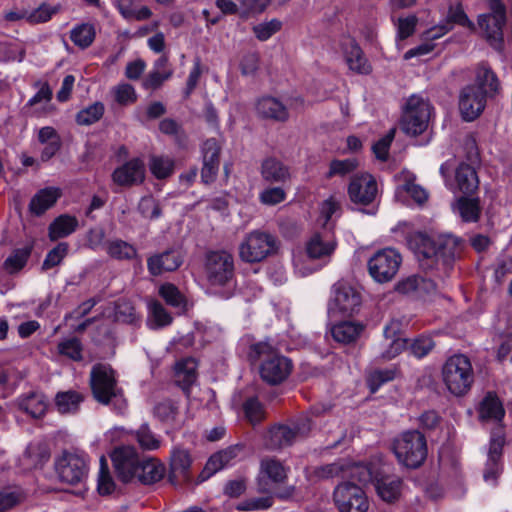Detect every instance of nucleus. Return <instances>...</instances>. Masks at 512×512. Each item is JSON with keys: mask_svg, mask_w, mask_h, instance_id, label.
I'll return each mask as SVG.
<instances>
[{"mask_svg": "<svg viewBox=\"0 0 512 512\" xmlns=\"http://www.w3.org/2000/svg\"><path fill=\"white\" fill-rule=\"evenodd\" d=\"M31 251L30 246L15 249L4 261L3 268L10 274L20 271L26 265Z\"/></svg>", "mask_w": 512, "mask_h": 512, "instance_id": "49530a36", "label": "nucleus"}, {"mask_svg": "<svg viewBox=\"0 0 512 512\" xmlns=\"http://www.w3.org/2000/svg\"><path fill=\"white\" fill-rule=\"evenodd\" d=\"M378 188L375 178L368 173L355 175L349 184L348 195L353 203L368 205L377 195Z\"/></svg>", "mask_w": 512, "mask_h": 512, "instance_id": "2eb2a0df", "label": "nucleus"}, {"mask_svg": "<svg viewBox=\"0 0 512 512\" xmlns=\"http://www.w3.org/2000/svg\"><path fill=\"white\" fill-rule=\"evenodd\" d=\"M442 379L450 393L465 395L474 383V370L470 359L464 354L450 356L442 367Z\"/></svg>", "mask_w": 512, "mask_h": 512, "instance_id": "20e7f679", "label": "nucleus"}, {"mask_svg": "<svg viewBox=\"0 0 512 512\" xmlns=\"http://www.w3.org/2000/svg\"><path fill=\"white\" fill-rule=\"evenodd\" d=\"M171 314L164 308V306L157 300H150L148 302V316L146 320L147 326L156 330L166 327L172 323Z\"/></svg>", "mask_w": 512, "mask_h": 512, "instance_id": "c9c22d12", "label": "nucleus"}, {"mask_svg": "<svg viewBox=\"0 0 512 512\" xmlns=\"http://www.w3.org/2000/svg\"><path fill=\"white\" fill-rule=\"evenodd\" d=\"M286 199V192L282 187H269L259 194V200L265 205H277Z\"/></svg>", "mask_w": 512, "mask_h": 512, "instance_id": "774afa93", "label": "nucleus"}, {"mask_svg": "<svg viewBox=\"0 0 512 512\" xmlns=\"http://www.w3.org/2000/svg\"><path fill=\"white\" fill-rule=\"evenodd\" d=\"M145 179V165L139 158H133L112 173V180L115 184L130 187L141 184Z\"/></svg>", "mask_w": 512, "mask_h": 512, "instance_id": "412c9836", "label": "nucleus"}, {"mask_svg": "<svg viewBox=\"0 0 512 512\" xmlns=\"http://www.w3.org/2000/svg\"><path fill=\"white\" fill-rule=\"evenodd\" d=\"M196 368L197 363L192 358H187L176 363L175 373L177 382L182 384L184 389H187L196 380Z\"/></svg>", "mask_w": 512, "mask_h": 512, "instance_id": "79ce46f5", "label": "nucleus"}, {"mask_svg": "<svg viewBox=\"0 0 512 512\" xmlns=\"http://www.w3.org/2000/svg\"><path fill=\"white\" fill-rule=\"evenodd\" d=\"M112 93L114 100L121 106L133 104L137 100L134 87L128 83H120L113 87Z\"/></svg>", "mask_w": 512, "mask_h": 512, "instance_id": "4d7b16f0", "label": "nucleus"}, {"mask_svg": "<svg viewBox=\"0 0 512 512\" xmlns=\"http://www.w3.org/2000/svg\"><path fill=\"white\" fill-rule=\"evenodd\" d=\"M478 416L482 422H493L497 424V428L503 427L500 425L505 416V409L501 400L493 392H488L479 404Z\"/></svg>", "mask_w": 512, "mask_h": 512, "instance_id": "b1692460", "label": "nucleus"}, {"mask_svg": "<svg viewBox=\"0 0 512 512\" xmlns=\"http://www.w3.org/2000/svg\"><path fill=\"white\" fill-rule=\"evenodd\" d=\"M420 267L433 275H450L455 259L460 256L463 241L453 235H441L433 239L424 233H415L409 239Z\"/></svg>", "mask_w": 512, "mask_h": 512, "instance_id": "f257e3e1", "label": "nucleus"}, {"mask_svg": "<svg viewBox=\"0 0 512 512\" xmlns=\"http://www.w3.org/2000/svg\"><path fill=\"white\" fill-rule=\"evenodd\" d=\"M394 290L404 296L422 298L436 291V284L431 279L420 275H410L400 279Z\"/></svg>", "mask_w": 512, "mask_h": 512, "instance_id": "4be33fe9", "label": "nucleus"}, {"mask_svg": "<svg viewBox=\"0 0 512 512\" xmlns=\"http://www.w3.org/2000/svg\"><path fill=\"white\" fill-rule=\"evenodd\" d=\"M110 456L118 479L124 483L134 482L143 460L136 448L130 445L118 446Z\"/></svg>", "mask_w": 512, "mask_h": 512, "instance_id": "1a4fd4ad", "label": "nucleus"}, {"mask_svg": "<svg viewBox=\"0 0 512 512\" xmlns=\"http://www.w3.org/2000/svg\"><path fill=\"white\" fill-rule=\"evenodd\" d=\"M364 327L360 323L342 321L333 325L330 329L333 339L342 344L354 342L362 333Z\"/></svg>", "mask_w": 512, "mask_h": 512, "instance_id": "f704fd0d", "label": "nucleus"}, {"mask_svg": "<svg viewBox=\"0 0 512 512\" xmlns=\"http://www.w3.org/2000/svg\"><path fill=\"white\" fill-rule=\"evenodd\" d=\"M483 95L494 97L500 91L501 85L496 73L486 63H480L475 72V84Z\"/></svg>", "mask_w": 512, "mask_h": 512, "instance_id": "a878e982", "label": "nucleus"}, {"mask_svg": "<svg viewBox=\"0 0 512 512\" xmlns=\"http://www.w3.org/2000/svg\"><path fill=\"white\" fill-rule=\"evenodd\" d=\"M402 487V480L396 476H384L375 481L377 495L387 503H394L400 498Z\"/></svg>", "mask_w": 512, "mask_h": 512, "instance_id": "7c9ffc66", "label": "nucleus"}, {"mask_svg": "<svg viewBox=\"0 0 512 512\" xmlns=\"http://www.w3.org/2000/svg\"><path fill=\"white\" fill-rule=\"evenodd\" d=\"M262 178L271 183H285L291 178L290 169L280 160L270 157L261 165Z\"/></svg>", "mask_w": 512, "mask_h": 512, "instance_id": "c756f323", "label": "nucleus"}, {"mask_svg": "<svg viewBox=\"0 0 512 512\" xmlns=\"http://www.w3.org/2000/svg\"><path fill=\"white\" fill-rule=\"evenodd\" d=\"M361 296L351 285L337 282L333 286V297L329 303L332 315L349 316L359 311Z\"/></svg>", "mask_w": 512, "mask_h": 512, "instance_id": "f8f14e48", "label": "nucleus"}, {"mask_svg": "<svg viewBox=\"0 0 512 512\" xmlns=\"http://www.w3.org/2000/svg\"><path fill=\"white\" fill-rule=\"evenodd\" d=\"M24 500V493L19 487L0 489V512H7Z\"/></svg>", "mask_w": 512, "mask_h": 512, "instance_id": "de8ad7c7", "label": "nucleus"}, {"mask_svg": "<svg viewBox=\"0 0 512 512\" xmlns=\"http://www.w3.org/2000/svg\"><path fill=\"white\" fill-rule=\"evenodd\" d=\"M430 104L423 97L412 95L408 98L401 118V129L410 136L422 134L428 127Z\"/></svg>", "mask_w": 512, "mask_h": 512, "instance_id": "0eeeda50", "label": "nucleus"}, {"mask_svg": "<svg viewBox=\"0 0 512 512\" xmlns=\"http://www.w3.org/2000/svg\"><path fill=\"white\" fill-rule=\"evenodd\" d=\"M358 166L356 159L333 160L330 163L328 177L345 176L353 172Z\"/></svg>", "mask_w": 512, "mask_h": 512, "instance_id": "338daca9", "label": "nucleus"}, {"mask_svg": "<svg viewBox=\"0 0 512 512\" xmlns=\"http://www.w3.org/2000/svg\"><path fill=\"white\" fill-rule=\"evenodd\" d=\"M55 468L60 480L68 484L82 482L87 474V463L84 457L70 452H64L56 460Z\"/></svg>", "mask_w": 512, "mask_h": 512, "instance_id": "ddd939ff", "label": "nucleus"}, {"mask_svg": "<svg viewBox=\"0 0 512 512\" xmlns=\"http://www.w3.org/2000/svg\"><path fill=\"white\" fill-rule=\"evenodd\" d=\"M271 0H240L239 16L247 19L262 13L270 4Z\"/></svg>", "mask_w": 512, "mask_h": 512, "instance_id": "052dcab7", "label": "nucleus"}, {"mask_svg": "<svg viewBox=\"0 0 512 512\" xmlns=\"http://www.w3.org/2000/svg\"><path fill=\"white\" fill-rule=\"evenodd\" d=\"M69 246L66 242H61L57 244L53 249H51L43 263H42V270L47 271L57 265H59L62 260L66 257L68 253Z\"/></svg>", "mask_w": 512, "mask_h": 512, "instance_id": "13d9d810", "label": "nucleus"}, {"mask_svg": "<svg viewBox=\"0 0 512 512\" xmlns=\"http://www.w3.org/2000/svg\"><path fill=\"white\" fill-rule=\"evenodd\" d=\"M278 238L264 230L256 229L247 233L239 244V257L243 262L254 264L277 254Z\"/></svg>", "mask_w": 512, "mask_h": 512, "instance_id": "39448f33", "label": "nucleus"}, {"mask_svg": "<svg viewBox=\"0 0 512 512\" xmlns=\"http://www.w3.org/2000/svg\"><path fill=\"white\" fill-rule=\"evenodd\" d=\"M402 262L401 255L392 248L376 252L368 261L370 276L379 283H385L394 278Z\"/></svg>", "mask_w": 512, "mask_h": 512, "instance_id": "9d476101", "label": "nucleus"}, {"mask_svg": "<svg viewBox=\"0 0 512 512\" xmlns=\"http://www.w3.org/2000/svg\"><path fill=\"white\" fill-rule=\"evenodd\" d=\"M154 416L165 423H174L179 414L178 403L171 399L159 401L153 408Z\"/></svg>", "mask_w": 512, "mask_h": 512, "instance_id": "a18cd8bd", "label": "nucleus"}, {"mask_svg": "<svg viewBox=\"0 0 512 512\" xmlns=\"http://www.w3.org/2000/svg\"><path fill=\"white\" fill-rule=\"evenodd\" d=\"M393 452L402 465L418 468L427 457L426 438L417 430L404 432L394 440Z\"/></svg>", "mask_w": 512, "mask_h": 512, "instance_id": "423d86ee", "label": "nucleus"}, {"mask_svg": "<svg viewBox=\"0 0 512 512\" xmlns=\"http://www.w3.org/2000/svg\"><path fill=\"white\" fill-rule=\"evenodd\" d=\"M78 226V220L69 215H61L57 217L49 225V238L51 241H56L72 234Z\"/></svg>", "mask_w": 512, "mask_h": 512, "instance_id": "4c0bfd02", "label": "nucleus"}, {"mask_svg": "<svg viewBox=\"0 0 512 512\" xmlns=\"http://www.w3.org/2000/svg\"><path fill=\"white\" fill-rule=\"evenodd\" d=\"M90 386L93 397L103 405H113L118 413H123L126 400L118 387L115 371L108 364L98 363L90 372Z\"/></svg>", "mask_w": 512, "mask_h": 512, "instance_id": "7ed1b4c3", "label": "nucleus"}, {"mask_svg": "<svg viewBox=\"0 0 512 512\" xmlns=\"http://www.w3.org/2000/svg\"><path fill=\"white\" fill-rule=\"evenodd\" d=\"M204 270L210 286H226L234 277L233 256L224 250L210 251L205 257Z\"/></svg>", "mask_w": 512, "mask_h": 512, "instance_id": "6e6552de", "label": "nucleus"}, {"mask_svg": "<svg viewBox=\"0 0 512 512\" xmlns=\"http://www.w3.org/2000/svg\"><path fill=\"white\" fill-rule=\"evenodd\" d=\"M19 408L33 418H40L46 412L47 400L42 393L31 392L19 399Z\"/></svg>", "mask_w": 512, "mask_h": 512, "instance_id": "e433bc0d", "label": "nucleus"}, {"mask_svg": "<svg viewBox=\"0 0 512 512\" xmlns=\"http://www.w3.org/2000/svg\"><path fill=\"white\" fill-rule=\"evenodd\" d=\"M104 111L103 103L95 102L77 113L76 122L83 126L92 125L102 118Z\"/></svg>", "mask_w": 512, "mask_h": 512, "instance_id": "8fccbe9b", "label": "nucleus"}, {"mask_svg": "<svg viewBox=\"0 0 512 512\" xmlns=\"http://www.w3.org/2000/svg\"><path fill=\"white\" fill-rule=\"evenodd\" d=\"M95 28L89 23L74 27L70 32L71 41L81 49L89 47L95 39Z\"/></svg>", "mask_w": 512, "mask_h": 512, "instance_id": "c03bdc74", "label": "nucleus"}, {"mask_svg": "<svg viewBox=\"0 0 512 512\" xmlns=\"http://www.w3.org/2000/svg\"><path fill=\"white\" fill-rule=\"evenodd\" d=\"M58 11V7L43 3L32 12H27V21L31 24L44 23L49 21Z\"/></svg>", "mask_w": 512, "mask_h": 512, "instance_id": "e2e57ef3", "label": "nucleus"}, {"mask_svg": "<svg viewBox=\"0 0 512 512\" xmlns=\"http://www.w3.org/2000/svg\"><path fill=\"white\" fill-rule=\"evenodd\" d=\"M61 196V191L56 187H47L38 191L30 201V211L36 215H41L46 210L51 208L58 198Z\"/></svg>", "mask_w": 512, "mask_h": 512, "instance_id": "72a5a7b5", "label": "nucleus"}, {"mask_svg": "<svg viewBox=\"0 0 512 512\" xmlns=\"http://www.w3.org/2000/svg\"><path fill=\"white\" fill-rule=\"evenodd\" d=\"M397 374L395 368L377 369L368 376V385L372 392H376L383 384L392 381Z\"/></svg>", "mask_w": 512, "mask_h": 512, "instance_id": "6e6d98bb", "label": "nucleus"}, {"mask_svg": "<svg viewBox=\"0 0 512 512\" xmlns=\"http://www.w3.org/2000/svg\"><path fill=\"white\" fill-rule=\"evenodd\" d=\"M165 474V467L156 458L143 456L139 472L135 475L134 482L143 485H151L160 481Z\"/></svg>", "mask_w": 512, "mask_h": 512, "instance_id": "cd10ccee", "label": "nucleus"}, {"mask_svg": "<svg viewBox=\"0 0 512 512\" xmlns=\"http://www.w3.org/2000/svg\"><path fill=\"white\" fill-rule=\"evenodd\" d=\"M114 317L117 322L127 324H134L139 320L134 306L127 300H119L116 303Z\"/></svg>", "mask_w": 512, "mask_h": 512, "instance_id": "5fc2aeb1", "label": "nucleus"}, {"mask_svg": "<svg viewBox=\"0 0 512 512\" xmlns=\"http://www.w3.org/2000/svg\"><path fill=\"white\" fill-rule=\"evenodd\" d=\"M115 483L109 473L107 460L105 457L100 458V469L98 474V491L102 495H107L113 492Z\"/></svg>", "mask_w": 512, "mask_h": 512, "instance_id": "bf43d9fd", "label": "nucleus"}, {"mask_svg": "<svg viewBox=\"0 0 512 512\" xmlns=\"http://www.w3.org/2000/svg\"><path fill=\"white\" fill-rule=\"evenodd\" d=\"M248 358L258 364L260 378L269 385L283 383L293 370L292 360L267 341H260L249 347Z\"/></svg>", "mask_w": 512, "mask_h": 512, "instance_id": "f03ea898", "label": "nucleus"}, {"mask_svg": "<svg viewBox=\"0 0 512 512\" xmlns=\"http://www.w3.org/2000/svg\"><path fill=\"white\" fill-rule=\"evenodd\" d=\"M135 438L143 450L153 451L160 447V439L151 431L148 423H143L135 432Z\"/></svg>", "mask_w": 512, "mask_h": 512, "instance_id": "3c124183", "label": "nucleus"}, {"mask_svg": "<svg viewBox=\"0 0 512 512\" xmlns=\"http://www.w3.org/2000/svg\"><path fill=\"white\" fill-rule=\"evenodd\" d=\"M457 210L464 221H477L480 214L478 199L460 198L457 202Z\"/></svg>", "mask_w": 512, "mask_h": 512, "instance_id": "864d4df0", "label": "nucleus"}, {"mask_svg": "<svg viewBox=\"0 0 512 512\" xmlns=\"http://www.w3.org/2000/svg\"><path fill=\"white\" fill-rule=\"evenodd\" d=\"M191 464L192 458L188 450L182 448L173 449L170 457L171 480L188 481Z\"/></svg>", "mask_w": 512, "mask_h": 512, "instance_id": "c85d7f7f", "label": "nucleus"}, {"mask_svg": "<svg viewBox=\"0 0 512 512\" xmlns=\"http://www.w3.org/2000/svg\"><path fill=\"white\" fill-rule=\"evenodd\" d=\"M84 397L76 391L59 392L56 395V406L62 414L74 413L78 410Z\"/></svg>", "mask_w": 512, "mask_h": 512, "instance_id": "37998d69", "label": "nucleus"}, {"mask_svg": "<svg viewBox=\"0 0 512 512\" xmlns=\"http://www.w3.org/2000/svg\"><path fill=\"white\" fill-rule=\"evenodd\" d=\"M486 97L473 84L463 87L459 94V110L465 121H473L480 116L486 106Z\"/></svg>", "mask_w": 512, "mask_h": 512, "instance_id": "4468645a", "label": "nucleus"}, {"mask_svg": "<svg viewBox=\"0 0 512 512\" xmlns=\"http://www.w3.org/2000/svg\"><path fill=\"white\" fill-rule=\"evenodd\" d=\"M281 29V22L277 19H272L268 22L257 24L253 27V32L256 38L260 41L268 40L272 35Z\"/></svg>", "mask_w": 512, "mask_h": 512, "instance_id": "0e129e2a", "label": "nucleus"}, {"mask_svg": "<svg viewBox=\"0 0 512 512\" xmlns=\"http://www.w3.org/2000/svg\"><path fill=\"white\" fill-rule=\"evenodd\" d=\"M106 253L116 260H133L138 256L137 249L122 239L109 240L105 244Z\"/></svg>", "mask_w": 512, "mask_h": 512, "instance_id": "58836bf2", "label": "nucleus"}, {"mask_svg": "<svg viewBox=\"0 0 512 512\" xmlns=\"http://www.w3.org/2000/svg\"><path fill=\"white\" fill-rule=\"evenodd\" d=\"M337 246L334 235L325 230L311 236L306 243V254L310 259L328 261Z\"/></svg>", "mask_w": 512, "mask_h": 512, "instance_id": "aec40b11", "label": "nucleus"}, {"mask_svg": "<svg viewBox=\"0 0 512 512\" xmlns=\"http://www.w3.org/2000/svg\"><path fill=\"white\" fill-rule=\"evenodd\" d=\"M256 111L259 116L265 119H272L278 122H286L289 119L287 107L277 98L262 97L256 104Z\"/></svg>", "mask_w": 512, "mask_h": 512, "instance_id": "bb28decb", "label": "nucleus"}, {"mask_svg": "<svg viewBox=\"0 0 512 512\" xmlns=\"http://www.w3.org/2000/svg\"><path fill=\"white\" fill-rule=\"evenodd\" d=\"M400 323L392 320L384 328V337L388 343V348L383 352L382 357L392 359L396 357L406 346V340L399 335Z\"/></svg>", "mask_w": 512, "mask_h": 512, "instance_id": "473e14b6", "label": "nucleus"}, {"mask_svg": "<svg viewBox=\"0 0 512 512\" xmlns=\"http://www.w3.org/2000/svg\"><path fill=\"white\" fill-rule=\"evenodd\" d=\"M183 263V257L179 250L168 249L157 253L147 259V268L151 275L158 276L164 272L177 270Z\"/></svg>", "mask_w": 512, "mask_h": 512, "instance_id": "5701e85b", "label": "nucleus"}, {"mask_svg": "<svg viewBox=\"0 0 512 512\" xmlns=\"http://www.w3.org/2000/svg\"><path fill=\"white\" fill-rule=\"evenodd\" d=\"M311 429L308 420L294 423L292 425H278L269 432L270 445L273 448H282L291 445L293 442L306 436Z\"/></svg>", "mask_w": 512, "mask_h": 512, "instance_id": "dca6fc26", "label": "nucleus"}, {"mask_svg": "<svg viewBox=\"0 0 512 512\" xmlns=\"http://www.w3.org/2000/svg\"><path fill=\"white\" fill-rule=\"evenodd\" d=\"M57 353L75 362L82 361L83 344L77 337L65 338L57 344Z\"/></svg>", "mask_w": 512, "mask_h": 512, "instance_id": "a19ab883", "label": "nucleus"}, {"mask_svg": "<svg viewBox=\"0 0 512 512\" xmlns=\"http://www.w3.org/2000/svg\"><path fill=\"white\" fill-rule=\"evenodd\" d=\"M396 129H390L387 134L373 145V152L377 159L386 161L389 155L390 145L395 137Z\"/></svg>", "mask_w": 512, "mask_h": 512, "instance_id": "69168bd1", "label": "nucleus"}, {"mask_svg": "<svg viewBox=\"0 0 512 512\" xmlns=\"http://www.w3.org/2000/svg\"><path fill=\"white\" fill-rule=\"evenodd\" d=\"M149 167L151 173L157 179H165L172 175L174 171V161L168 156H152Z\"/></svg>", "mask_w": 512, "mask_h": 512, "instance_id": "09e8293b", "label": "nucleus"}, {"mask_svg": "<svg viewBox=\"0 0 512 512\" xmlns=\"http://www.w3.org/2000/svg\"><path fill=\"white\" fill-rule=\"evenodd\" d=\"M201 151L203 159L201 179L205 184H209L215 180L219 171L221 146L215 138H210L203 143Z\"/></svg>", "mask_w": 512, "mask_h": 512, "instance_id": "6ab92c4d", "label": "nucleus"}, {"mask_svg": "<svg viewBox=\"0 0 512 512\" xmlns=\"http://www.w3.org/2000/svg\"><path fill=\"white\" fill-rule=\"evenodd\" d=\"M456 181L461 192L472 194L479 185L476 171L468 164H461L456 171Z\"/></svg>", "mask_w": 512, "mask_h": 512, "instance_id": "ea45409f", "label": "nucleus"}, {"mask_svg": "<svg viewBox=\"0 0 512 512\" xmlns=\"http://www.w3.org/2000/svg\"><path fill=\"white\" fill-rule=\"evenodd\" d=\"M335 504L340 512H367L368 498L363 489L353 483L339 484L333 493Z\"/></svg>", "mask_w": 512, "mask_h": 512, "instance_id": "9b49d317", "label": "nucleus"}, {"mask_svg": "<svg viewBox=\"0 0 512 512\" xmlns=\"http://www.w3.org/2000/svg\"><path fill=\"white\" fill-rule=\"evenodd\" d=\"M504 440V431L501 428L492 431L488 459L483 473L485 482L491 485L496 484L501 472L500 459Z\"/></svg>", "mask_w": 512, "mask_h": 512, "instance_id": "f3484780", "label": "nucleus"}, {"mask_svg": "<svg viewBox=\"0 0 512 512\" xmlns=\"http://www.w3.org/2000/svg\"><path fill=\"white\" fill-rule=\"evenodd\" d=\"M344 56L347 65L352 71L360 74H368L371 66L365 58L359 45L352 39L344 44Z\"/></svg>", "mask_w": 512, "mask_h": 512, "instance_id": "2f4dec72", "label": "nucleus"}, {"mask_svg": "<svg viewBox=\"0 0 512 512\" xmlns=\"http://www.w3.org/2000/svg\"><path fill=\"white\" fill-rule=\"evenodd\" d=\"M506 21L487 15L478 17V25L483 31L487 42L494 49L501 51L503 48V27Z\"/></svg>", "mask_w": 512, "mask_h": 512, "instance_id": "393cba45", "label": "nucleus"}, {"mask_svg": "<svg viewBox=\"0 0 512 512\" xmlns=\"http://www.w3.org/2000/svg\"><path fill=\"white\" fill-rule=\"evenodd\" d=\"M159 295L164 301L175 308L185 309L186 299L180 290L171 283H165L159 287Z\"/></svg>", "mask_w": 512, "mask_h": 512, "instance_id": "603ef678", "label": "nucleus"}, {"mask_svg": "<svg viewBox=\"0 0 512 512\" xmlns=\"http://www.w3.org/2000/svg\"><path fill=\"white\" fill-rule=\"evenodd\" d=\"M289 467L274 458L266 457L260 462V473L258 478V491L261 493H268L270 489L266 479L270 480L274 484H282L288 476Z\"/></svg>", "mask_w": 512, "mask_h": 512, "instance_id": "a211bd4d", "label": "nucleus"}, {"mask_svg": "<svg viewBox=\"0 0 512 512\" xmlns=\"http://www.w3.org/2000/svg\"><path fill=\"white\" fill-rule=\"evenodd\" d=\"M138 210L144 218L150 220L158 219L162 214L159 203L152 196L142 197L138 204Z\"/></svg>", "mask_w": 512, "mask_h": 512, "instance_id": "680f3d73", "label": "nucleus"}]
</instances>
